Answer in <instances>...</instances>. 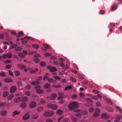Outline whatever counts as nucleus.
<instances>
[{"label":"nucleus","mask_w":122,"mask_h":122,"mask_svg":"<svg viewBox=\"0 0 122 122\" xmlns=\"http://www.w3.org/2000/svg\"><path fill=\"white\" fill-rule=\"evenodd\" d=\"M42 78V77L41 76H39L36 79L38 81H40L41 80Z\"/></svg>","instance_id":"obj_63"},{"label":"nucleus","mask_w":122,"mask_h":122,"mask_svg":"<svg viewBox=\"0 0 122 122\" xmlns=\"http://www.w3.org/2000/svg\"><path fill=\"white\" fill-rule=\"evenodd\" d=\"M7 54H3L2 56L3 58L4 59H6L7 57Z\"/></svg>","instance_id":"obj_56"},{"label":"nucleus","mask_w":122,"mask_h":122,"mask_svg":"<svg viewBox=\"0 0 122 122\" xmlns=\"http://www.w3.org/2000/svg\"><path fill=\"white\" fill-rule=\"evenodd\" d=\"M9 95V93L7 91H5L3 93V97H5Z\"/></svg>","instance_id":"obj_27"},{"label":"nucleus","mask_w":122,"mask_h":122,"mask_svg":"<svg viewBox=\"0 0 122 122\" xmlns=\"http://www.w3.org/2000/svg\"><path fill=\"white\" fill-rule=\"evenodd\" d=\"M38 70V69L37 68H36L35 70H30V73H34L36 72V71Z\"/></svg>","instance_id":"obj_20"},{"label":"nucleus","mask_w":122,"mask_h":122,"mask_svg":"<svg viewBox=\"0 0 122 122\" xmlns=\"http://www.w3.org/2000/svg\"><path fill=\"white\" fill-rule=\"evenodd\" d=\"M47 106L48 107H50L51 109L53 110L56 109L57 107V105L52 104H48Z\"/></svg>","instance_id":"obj_3"},{"label":"nucleus","mask_w":122,"mask_h":122,"mask_svg":"<svg viewBox=\"0 0 122 122\" xmlns=\"http://www.w3.org/2000/svg\"><path fill=\"white\" fill-rule=\"evenodd\" d=\"M72 88V86H69L66 87L65 88V90H69L71 89Z\"/></svg>","instance_id":"obj_29"},{"label":"nucleus","mask_w":122,"mask_h":122,"mask_svg":"<svg viewBox=\"0 0 122 122\" xmlns=\"http://www.w3.org/2000/svg\"><path fill=\"white\" fill-rule=\"evenodd\" d=\"M48 81L49 82L55 84L56 83V81L55 80L52 78H49L48 79Z\"/></svg>","instance_id":"obj_13"},{"label":"nucleus","mask_w":122,"mask_h":122,"mask_svg":"<svg viewBox=\"0 0 122 122\" xmlns=\"http://www.w3.org/2000/svg\"><path fill=\"white\" fill-rule=\"evenodd\" d=\"M17 46V45L16 44H15L12 46L10 47V49H13L15 47Z\"/></svg>","instance_id":"obj_62"},{"label":"nucleus","mask_w":122,"mask_h":122,"mask_svg":"<svg viewBox=\"0 0 122 122\" xmlns=\"http://www.w3.org/2000/svg\"><path fill=\"white\" fill-rule=\"evenodd\" d=\"M25 38L26 39H30L32 41L34 40V39L33 38H32L31 37L26 36L25 37Z\"/></svg>","instance_id":"obj_33"},{"label":"nucleus","mask_w":122,"mask_h":122,"mask_svg":"<svg viewBox=\"0 0 122 122\" xmlns=\"http://www.w3.org/2000/svg\"><path fill=\"white\" fill-rule=\"evenodd\" d=\"M26 106V104L24 102H23L20 104V107L22 108H25Z\"/></svg>","instance_id":"obj_17"},{"label":"nucleus","mask_w":122,"mask_h":122,"mask_svg":"<svg viewBox=\"0 0 122 122\" xmlns=\"http://www.w3.org/2000/svg\"><path fill=\"white\" fill-rule=\"evenodd\" d=\"M4 81L5 82H11L12 80L10 79L9 78H5L4 79Z\"/></svg>","instance_id":"obj_19"},{"label":"nucleus","mask_w":122,"mask_h":122,"mask_svg":"<svg viewBox=\"0 0 122 122\" xmlns=\"http://www.w3.org/2000/svg\"><path fill=\"white\" fill-rule=\"evenodd\" d=\"M54 112L52 111H46L44 114V116L45 117H50L54 114Z\"/></svg>","instance_id":"obj_2"},{"label":"nucleus","mask_w":122,"mask_h":122,"mask_svg":"<svg viewBox=\"0 0 122 122\" xmlns=\"http://www.w3.org/2000/svg\"><path fill=\"white\" fill-rule=\"evenodd\" d=\"M51 54L50 53H46L44 54L45 56H51Z\"/></svg>","instance_id":"obj_53"},{"label":"nucleus","mask_w":122,"mask_h":122,"mask_svg":"<svg viewBox=\"0 0 122 122\" xmlns=\"http://www.w3.org/2000/svg\"><path fill=\"white\" fill-rule=\"evenodd\" d=\"M36 92L38 93H41L43 92V91L42 89H37L36 90Z\"/></svg>","instance_id":"obj_23"},{"label":"nucleus","mask_w":122,"mask_h":122,"mask_svg":"<svg viewBox=\"0 0 122 122\" xmlns=\"http://www.w3.org/2000/svg\"><path fill=\"white\" fill-rule=\"evenodd\" d=\"M16 89V87L15 86H13L11 87L10 89V92L11 93L14 92Z\"/></svg>","instance_id":"obj_6"},{"label":"nucleus","mask_w":122,"mask_h":122,"mask_svg":"<svg viewBox=\"0 0 122 122\" xmlns=\"http://www.w3.org/2000/svg\"><path fill=\"white\" fill-rule=\"evenodd\" d=\"M78 77L81 79H84V77L81 74H78Z\"/></svg>","instance_id":"obj_36"},{"label":"nucleus","mask_w":122,"mask_h":122,"mask_svg":"<svg viewBox=\"0 0 122 122\" xmlns=\"http://www.w3.org/2000/svg\"><path fill=\"white\" fill-rule=\"evenodd\" d=\"M7 57L9 58H10L12 56V55L11 53L7 54Z\"/></svg>","instance_id":"obj_42"},{"label":"nucleus","mask_w":122,"mask_h":122,"mask_svg":"<svg viewBox=\"0 0 122 122\" xmlns=\"http://www.w3.org/2000/svg\"><path fill=\"white\" fill-rule=\"evenodd\" d=\"M43 108V107H39L37 108V111L38 112H40L42 110Z\"/></svg>","instance_id":"obj_37"},{"label":"nucleus","mask_w":122,"mask_h":122,"mask_svg":"<svg viewBox=\"0 0 122 122\" xmlns=\"http://www.w3.org/2000/svg\"><path fill=\"white\" fill-rule=\"evenodd\" d=\"M25 94L27 96H29L30 95V93L29 91H26L25 92Z\"/></svg>","instance_id":"obj_35"},{"label":"nucleus","mask_w":122,"mask_h":122,"mask_svg":"<svg viewBox=\"0 0 122 122\" xmlns=\"http://www.w3.org/2000/svg\"><path fill=\"white\" fill-rule=\"evenodd\" d=\"M62 111L61 110L59 109L57 110V113L58 114L61 115L62 113Z\"/></svg>","instance_id":"obj_32"},{"label":"nucleus","mask_w":122,"mask_h":122,"mask_svg":"<svg viewBox=\"0 0 122 122\" xmlns=\"http://www.w3.org/2000/svg\"><path fill=\"white\" fill-rule=\"evenodd\" d=\"M38 117V115L36 113L33 114L32 116V118L34 119H36Z\"/></svg>","instance_id":"obj_15"},{"label":"nucleus","mask_w":122,"mask_h":122,"mask_svg":"<svg viewBox=\"0 0 122 122\" xmlns=\"http://www.w3.org/2000/svg\"><path fill=\"white\" fill-rule=\"evenodd\" d=\"M34 61L36 63H38L40 62L39 60L37 58H35L34 59Z\"/></svg>","instance_id":"obj_41"},{"label":"nucleus","mask_w":122,"mask_h":122,"mask_svg":"<svg viewBox=\"0 0 122 122\" xmlns=\"http://www.w3.org/2000/svg\"><path fill=\"white\" fill-rule=\"evenodd\" d=\"M71 119L73 122H76L77 121V119L75 118L73 115H71Z\"/></svg>","instance_id":"obj_16"},{"label":"nucleus","mask_w":122,"mask_h":122,"mask_svg":"<svg viewBox=\"0 0 122 122\" xmlns=\"http://www.w3.org/2000/svg\"><path fill=\"white\" fill-rule=\"evenodd\" d=\"M0 76L1 77H4L5 76L6 74L5 72L4 71L1 72H0Z\"/></svg>","instance_id":"obj_26"},{"label":"nucleus","mask_w":122,"mask_h":122,"mask_svg":"<svg viewBox=\"0 0 122 122\" xmlns=\"http://www.w3.org/2000/svg\"><path fill=\"white\" fill-rule=\"evenodd\" d=\"M57 97V95L56 93H54L52 94L50 97L51 100H53L55 99Z\"/></svg>","instance_id":"obj_7"},{"label":"nucleus","mask_w":122,"mask_h":122,"mask_svg":"<svg viewBox=\"0 0 122 122\" xmlns=\"http://www.w3.org/2000/svg\"><path fill=\"white\" fill-rule=\"evenodd\" d=\"M78 106V104L76 102H72L69 104L68 107L70 109H71L77 107Z\"/></svg>","instance_id":"obj_1"},{"label":"nucleus","mask_w":122,"mask_h":122,"mask_svg":"<svg viewBox=\"0 0 122 122\" xmlns=\"http://www.w3.org/2000/svg\"><path fill=\"white\" fill-rule=\"evenodd\" d=\"M69 121V119L67 118H65L62 121V122H67Z\"/></svg>","instance_id":"obj_61"},{"label":"nucleus","mask_w":122,"mask_h":122,"mask_svg":"<svg viewBox=\"0 0 122 122\" xmlns=\"http://www.w3.org/2000/svg\"><path fill=\"white\" fill-rule=\"evenodd\" d=\"M21 48L20 47H16L15 49V50L16 51H19L21 50Z\"/></svg>","instance_id":"obj_40"},{"label":"nucleus","mask_w":122,"mask_h":122,"mask_svg":"<svg viewBox=\"0 0 122 122\" xmlns=\"http://www.w3.org/2000/svg\"><path fill=\"white\" fill-rule=\"evenodd\" d=\"M88 83L87 81H84L82 82V84L83 85H86Z\"/></svg>","instance_id":"obj_59"},{"label":"nucleus","mask_w":122,"mask_h":122,"mask_svg":"<svg viewBox=\"0 0 122 122\" xmlns=\"http://www.w3.org/2000/svg\"><path fill=\"white\" fill-rule=\"evenodd\" d=\"M14 74L15 76H19L20 74V72L18 71H14Z\"/></svg>","instance_id":"obj_28"},{"label":"nucleus","mask_w":122,"mask_h":122,"mask_svg":"<svg viewBox=\"0 0 122 122\" xmlns=\"http://www.w3.org/2000/svg\"><path fill=\"white\" fill-rule=\"evenodd\" d=\"M87 111L86 110H85L82 112V114L84 115H85L87 113Z\"/></svg>","instance_id":"obj_45"},{"label":"nucleus","mask_w":122,"mask_h":122,"mask_svg":"<svg viewBox=\"0 0 122 122\" xmlns=\"http://www.w3.org/2000/svg\"><path fill=\"white\" fill-rule=\"evenodd\" d=\"M46 65V64L45 62H42L40 63V65L42 66H45Z\"/></svg>","instance_id":"obj_50"},{"label":"nucleus","mask_w":122,"mask_h":122,"mask_svg":"<svg viewBox=\"0 0 122 122\" xmlns=\"http://www.w3.org/2000/svg\"><path fill=\"white\" fill-rule=\"evenodd\" d=\"M28 97H23L22 99V101L24 102H26L27 101Z\"/></svg>","instance_id":"obj_25"},{"label":"nucleus","mask_w":122,"mask_h":122,"mask_svg":"<svg viewBox=\"0 0 122 122\" xmlns=\"http://www.w3.org/2000/svg\"><path fill=\"white\" fill-rule=\"evenodd\" d=\"M48 69H50V71L51 72H55L56 70V68L55 67H51L50 66H48L47 67Z\"/></svg>","instance_id":"obj_4"},{"label":"nucleus","mask_w":122,"mask_h":122,"mask_svg":"<svg viewBox=\"0 0 122 122\" xmlns=\"http://www.w3.org/2000/svg\"><path fill=\"white\" fill-rule=\"evenodd\" d=\"M121 118V116L120 115H117V116L116 120L114 122H119V121Z\"/></svg>","instance_id":"obj_11"},{"label":"nucleus","mask_w":122,"mask_h":122,"mask_svg":"<svg viewBox=\"0 0 122 122\" xmlns=\"http://www.w3.org/2000/svg\"><path fill=\"white\" fill-rule=\"evenodd\" d=\"M44 87L45 88H48L50 87V85L49 84H46L44 85Z\"/></svg>","instance_id":"obj_48"},{"label":"nucleus","mask_w":122,"mask_h":122,"mask_svg":"<svg viewBox=\"0 0 122 122\" xmlns=\"http://www.w3.org/2000/svg\"><path fill=\"white\" fill-rule=\"evenodd\" d=\"M40 83V82L37 81H34L32 82L31 84L33 85H36L39 84Z\"/></svg>","instance_id":"obj_18"},{"label":"nucleus","mask_w":122,"mask_h":122,"mask_svg":"<svg viewBox=\"0 0 122 122\" xmlns=\"http://www.w3.org/2000/svg\"><path fill=\"white\" fill-rule=\"evenodd\" d=\"M5 102H1L0 104V107H3L5 106Z\"/></svg>","instance_id":"obj_60"},{"label":"nucleus","mask_w":122,"mask_h":122,"mask_svg":"<svg viewBox=\"0 0 122 122\" xmlns=\"http://www.w3.org/2000/svg\"><path fill=\"white\" fill-rule=\"evenodd\" d=\"M11 61L9 60H5L4 61V63H10Z\"/></svg>","instance_id":"obj_52"},{"label":"nucleus","mask_w":122,"mask_h":122,"mask_svg":"<svg viewBox=\"0 0 122 122\" xmlns=\"http://www.w3.org/2000/svg\"><path fill=\"white\" fill-rule=\"evenodd\" d=\"M59 65L60 66L65 69H66L68 68V66H66V67H64V65L62 62L60 63L59 64Z\"/></svg>","instance_id":"obj_22"},{"label":"nucleus","mask_w":122,"mask_h":122,"mask_svg":"<svg viewBox=\"0 0 122 122\" xmlns=\"http://www.w3.org/2000/svg\"><path fill=\"white\" fill-rule=\"evenodd\" d=\"M19 56L21 58H23L25 56L22 54L21 53H19L18 54Z\"/></svg>","instance_id":"obj_43"},{"label":"nucleus","mask_w":122,"mask_h":122,"mask_svg":"<svg viewBox=\"0 0 122 122\" xmlns=\"http://www.w3.org/2000/svg\"><path fill=\"white\" fill-rule=\"evenodd\" d=\"M32 46L35 48L37 49L39 47V46L36 44L33 45H32Z\"/></svg>","instance_id":"obj_51"},{"label":"nucleus","mask_w":122,"mask_h":122,"mask_svg":"<svg viewBox=\"0 0 122 122\" xmlns=\"http://www.w3.org/2000/svg\"><path fill=\"white\" fill-rule=\"evenodd\" d=\"M102 117L105 119H107L109 118V116L107 115L105 113H103L102 114L101 116Z\"/></svg>","instance_id":"obj_9"},{"label":"nucleus","mask_w":122,"mask_h":122,"mask_svg":"<svg viewBox=\"0 0 122 122\" xmlns=\"http://www.w3.org/2000/svg\"><path fill=\"white\" fill-rule=\"evenodd\" d=\"M7 112L5 110H3L1 111L0 112V114L1 115L3 116L7 114Z\"/></svg>","instance_id":"obj_10"},{"label":"nucleus","mask_w":122,"mask_h":122,"mask_svg":"<svg viewBox=\"0 0 122 122\" xmlns=\"http://www.w3.org/2000/svg\"><path fill=\"white\" fill-rule=\"evenodd\" d=\"M71 80L74 82H76V79L73 77H70Z\"/></svg>","instance_id":"obj_31"},{"label":"nucleus","mask_w":122,"mask_h":122,"mask_svg":"<svg viewBox=\"0 0 122 122\" xmlns=\"http://www.w3.org/2000/svg\"><path fill=\"white\" fill-rule=\"evenodd\" d=\"M54 78L56 80H59L61 79V78L57 76H54Z\"/></svg>","instance_id":"obj_49"},{"label":"nucleus","mask_w":122,"mask_h":122,"mask_svg":"<svg viewBox=\"0 0 122 122\" xmlns=\"http://www.w3.org/2000/svg\"><path fill=\"white\" fill-rule=\"evenodd\" d=\"M99 115V113L97 112H95V113L93 114V116L94 117H97Z\"/></svg>","instance_id":"obj_57"},{"label":"nucleus","mask_w":122,"mask_h":122,"mask_svg":"<svg viewBox=\"0 0 122 122\" xmlns=\"http://www.w3.org/2000/svg\"><path fill=\"white\" fill-rule=\"evenodd\" d=\"M4 38V36L3 34H0V39H3Z\"/></svg>","instance_id":"obj_58"},{"label":"nucleus","mask_w":122,"mask_h":122,"mask_svg":"<svg viewBox=\"0 0 122 122\" xmlns=\"http://www.w3.org/2000/svg\"><path fill=\"white\" fill-rule=\"evenodd\" d=\"M59 97L57 99H61L64 98L63 94L59 93L58 94Z\"/></svg>","instance_id":"obj_12"},{"label":"nucleus","mask_w":122,"mask_h":122,"mask_svg":"<svg viewBox=\"0 0 122 122\" xmlns=\"http://www.w3.org/2000/svg\"><path fill=\"white\" fill-rule=\"evenodd\" d=\"M46 122H53L52 120L49 118H47L46 120Z\"/></svg>","instance_id":"obj_54"},{"label":"nucleus","mask_w":122,"mask_h":122,"mask_svg":"<svg viewBox=\"0 0 122 122\" xmlns=\"http://www.w3.org/2000/svg\"><path fill=\"white\" fill-rule=\"evenodd\" d=\"M31 88V86L30 85H28L25 87V88L27 90H29Z\"/></svg>","instance_id":"obj_46"},{"label":"nucleus","mask_w":122,"mask_h":122,"mask_svg":"<svg viewBox=\"0 0 122 122\" xmlns=\"http://www.w3.org/2000/svg\"><path fill=\"white\" fill-rule=\"evenodd\" d=\"M112 11H113L115 10L116 9V6L114 5H112L111 7Z\"/></svg>","instance_id":"obj_39"},{"label":"nucleus","mask_w":122,"mask_h":122,"mask_svg":"<svg viewBox=\"0 0 122 122\" xmlns=\"http://www.w3.org/2000/svg\"><path fill=\"white\" fill-rule=\"evenodd\" d=\"M11 67V66L10 65H7L6 66L5 68L7 69H9Z\"/></svg>","instance_id":"obj_55"},{"label":"nucleus","mask_w":122,"mask_h":122,"mask_svg":"<svg viewBox=\"0 0 122 122\" xmlns=\"http://www.w3.org/2000/svg\"><path fill=\"white\" fill-rule=\"evenodd\" d=\"M14 96V95L13 94L10 95L8 97V99L10 100H11Z\"/></svg>","instance_id":"obj_34"},{"label":"nucleus","mask_w":122,"mask_h":122,"mask_svg":"<svg viewBox=\"0 0 122 122\" xmlns=\"http://www.w3.org/2000/svg\"><path fill=\"white\" fill-rule=\"evenodd\" d=\"M30 116V115L28 114H26L23 117V119L24 120H27L29 118Z\"/></svg>","instance_id":"obj_5"},{"label":"nucleus","mask_w":122,"mask_h":122,"mask_svg":"<svg viewBox=\"0 0 122 122\" xmlns=\"http://www.w3.org/2000/svg\"><path fill=\"white\" fill-rule=\"evenodd\" d=\"M81 114L80 113H74V115L77 117H79L81 116Z\"/></svg>","instance_id":"obj_44"},{"label":"nucleus","mask_w":122,"mask_h":122,"mask_svg":"<svg viewBox=\"0 0 122 122\" xmlns=\"http://www.w3.org/2000/svg\"><path fill=\"white\" fill-rule=\"evenodd\" d=\"M20 113V112L19 111H18L17 110H16L14 111L13 112V116H15L16 115H18Z\"/></svg>","instance_id":"obj_21"},{"label":"nucleus","mask_w":122,"mask_h":122,"mask_svg":"<svg viewBox=\"0 0 122 122\" xmlns=\"http://www.w3.org/2000/svg\"><path fill=\"white\" fill-rule=\"evenodd\" d=\"M49 48L48 46L46 45H44V47L42 48V49L44 50H46Z\"/></svg>","instance_id":"obj_30"},{"label":"nucleus","mask_w":122,"mask_h":122,"mask_svg":"<svg viewBox=\"0 0 122 122\" xmlns=\"http://www.w3.org/2000/svg\"><path fill=\"white\" fill-rule=\"evenodd\" d=\"M17 84L19 87H21L22 86V82L21 81L18 82Z\"/></svg>","instance_id":"obj_47"},{"label":"nucleus","mask_w":122,"mask_h":122,"mask_svg":"<svg viewBox=\"0 0 122 122\" xmlns=\"http://www.w3.org/2000/svg\"><path fill=\"white\" fill-rule=\"evenodd\" d=\"M21 99L20 97H18L15 98L14 100V102L15 103L19 102L21 101Z\"/></svg>","instance_id":"obj_14"},{"label":"nucleus","mask_w":122,"mask_h":122,"mask_svg":"<svg viewBox=\"0 0 122 122\" xmlns=\"http://www.w3.org/2000/svg\"><path fill=\"white\" fill-rule=\"evenodd\" d=\"M116 108L117 110L121 112V113H122V110L119 107H117Z\"/></svg>","instance_id":"obj_64"},{"label":"nucleus","mask_w":122,"mask_h":122,"mask_svg":"<svg viewBox=\"0 0 122 122\" xmlns=\"http://www.w3.org/2000/svg\"><path fill=\"white\" fill-rule=\"evenodd\" d=\"M36 105V103L34 102H31L30 105V108H33Z\"/></svg>","instance_id":"obj_8"},{"label":"nucleus","mask_w":122,"mask_h":122,"mask_svg":"<svg viewBox=\"0 0 122 122\" xmlns=\"http://www.w3.org/2000/svg\"><path fill=\"white\" fill-rule=\"evenodd\" d=\"M18 68H20L21 69H23L25 67V66L24 65H22L21 64H19L18 65Z\"/></svg>","instance_id":"obj_24"},{"label":"nucleus","mask_w":122,"mask_h":122,"mask_svg":"<svg viewBox=\"0 0 122 122\" xmlns=\"http://www.w3.org/2000/svg\"><path fill=\"white\" fill-rule=\"evenodd\" d=\"M46 102V101H45L43 99H41L40 100V103L41 104H45Z\"/></svg>","instance_id":"obj_38"}]
</instances>
